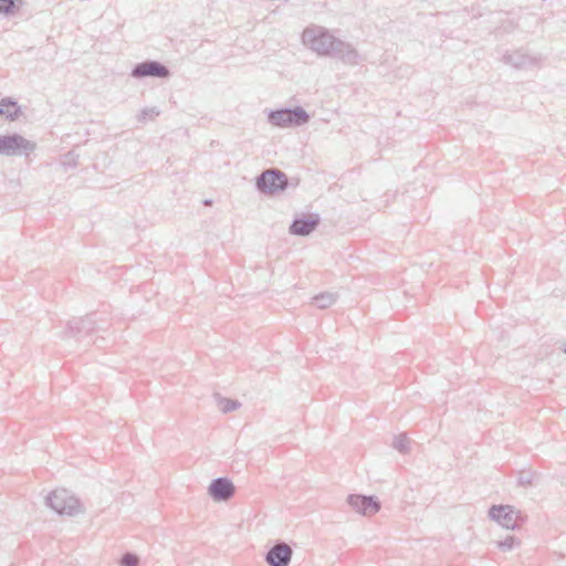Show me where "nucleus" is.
I'll list each match as a JSON object with an SVG mask.
<instances>
[{
    "label": "nucleus",
    "mask_w": 566,
    "mask_h": 566,
    "mask_svg": "<svg viewBox=\"0 0 566 566\" xmlns=\"http://www.w3.org/2000/svg\"><path fill=\"white\" fill-rule=\"evenodd\" d=\"M565 353H566V348H565Z\"/></svg>",
    "instance_id": "393cba45"
},
{
    "label": "nucleus",
    "mask_w": 566,
    "mask_h": 566,
    "mask_svg": "<svg viewBox=\"0 0 566 566\" xmlns=\"http://www.w3.org/2000/svg\"><path fill=\"white\" fill-rule=\"evenodd\" d=\"M159 115V111L156 107H146L142 109L140 114L138 115V120L144 122L147 118H154Z\"/></svg>",
    "instance_id": "4be33fe9"
},
{
    "label": "nucleus",
    "mask_w": 566,
    "mask_h": 566,
    "mask_svg": "<svg viewBox=\"0 0 566 566\" xmlns=\"http://www.w3.org/2000/svg\"><path fill=\"white\" fill-rule=\"evenodd\" d=\"M292 555V547L285 542L277 541L265 554V562L269 566H289Z\"/></svg>",
    "instance_id": "9b49d317"
},
{
    "label": "nucleus",
    "mask_w": 566,
    "mask_h": 566,
    "mask_svg": "<svg viewBox=\"0 0 566 566\" xmlns=\"http://www.w3.org/2000/svg\"><path fill=\"white\" fill-rule=\"evenodd\" d=\"M321 223V218L317 213H302L294 218L289 231L293 235L306 237L311 234Z\"/></svg>",
    "instance_id": "9d476101"
},
{
    "label": "nucleus",
    "mask_w": 566,
    "mask_h": 566,
    "mask_svg": "<svg viewBox=\"0 0 566 566\" xmlns=\"http://www.w3.org/2000/svg\"><path fill=\"white\" fill-rule=\"evenodd\" d=\"M269 124L279 128H294L307 124L310 114L302 107L270 109L266 113Z\"/></svg>",
    "instance_id": "f03ea898"
},
{
    "label": "nucleus",
    "mask_w": 566,
    "mask_h": 566,
    "mask_svg": "<svg viewBox=\"0 0 566 566\" xmlns=\"http://www.w3.org/2000/svg\"><path fill=\"white\" fill-rule=\"evenodd\" d=\"M216 400H217V405H218L219 409L223 413L234 411L241 406V403L238 400L230 399V398H223L220 395H216Z\"/></svg>",
    "instance_id": "f3484780"
},
{
    "label": "nucleus",
    "mask_w": 566,
    "mask_h": 566,
    "mask_svg": "<svg viewBox=\"0 0 566 566\" xmlns=\"http://www.w3.org/2000/svg\"><path fill=\"white\" fill-rule=\"evenodd\" d=\"M520 541L513 536L507 535L504 539L497 541L496 546L502 552H511L514 547L520 545Z\"/></svg>",
    "instance_id": "a211bd4d"
},
{
    "label": "nucleus",
    "mask_w": 566,
    "mask_h": 566,
    "mask_svg": "<svg viewBox=\"0 0 566 566\" xmlns=\"http://www.w3.org/2000/svg\"><path fill=\"white\" fill-rule=\"evenodd\" d=\"M410 440L406 434L395 437L392 447L400 453H407L409 450Z\"/></svg>",
    "instance_id": "6ab92c4d"
},
{
    "label": "nucleus",
    "mask_w": 566,
    "mask_h": 566,
    "mask_svg": "<svg viewBox=\"0 0 566 566\" xmlns=\"http://www.w3.org/2000/svg\"><path fill=\"white\" fill-rule=\"evenodd\" d=\"M0 115L9 120H15L21 115V107L18 102L11 97H4L0 101Z\"/></svg>",
    "instance_id": "2eb2a0df"
},
{
    "label": "nucleus",
    "mask_w": 566,
    "mask_h": 566,
    "mask_svg": "<svg viewBox=\"0 0 566 566\" xmlns=\"http://www.w3.org/2000/svg\"><path fill=\"white\" fill-rule=\"evenodd\" d=\"M45 503L60 515L73 516L80 512L78 500L65 489L52 491L45 497Z\"/></svg>",
    "instance_id": "39448f33"
},
{
    "label": "nucleus",
    "mask_w": 566,
    "mask_h": 566,
    "mask_svg": "<svg viewBox=\"0 0 566 566\" xmlns=\"http://www.w3.org/2000/svg\"><path fill=\"white\" fill-rule=\"evenodd\" d=\"M539 56H532L522 50L506 52L502 56V62L517 70H527L541 65Z\"/></svg>",
    "instance_id": "1a4fd4ad"
},
{
    "label": "nucleus",
    "mask_w": 566,
    "mask_h": 566,
    "mask_svg": "<svg viewBox=\"0 0 566 566\" xmlns=\"http://www.w3.org/2000/svg\"><path fill=\"white\" fill-rule=\"evenodd\" d=\"M335 38L327 29L321 25L307 27L302 33V42L318 55L329 56L333 52Z\"/></svg>",
    "instance_id": "f257e3e1"
},
{
    "label": "nucleus",
    "mask_w": 566,
    "mask_h": 566,
    "mask_svg": "<svg viewBox=\"0 0 566 566\" xmlns=\"http://www.w3.org/2000/svg\"><path fill=\"white\" fill-rule=\"evenodd\" d=\"M490 518L506 530H517L526 521V516L511 505H493L489 510Z\"/></svg>",
    "instance_id": "20e7f679"
},
{
    "label": "nucleus",
    "mask_w": 566,
    "mask_h": 566,
    "mask_svg": "<svg viewBox=\"0 0 566 566\" xmlns=\"http://www.w3.org/2000/svg\"><path fill=\"white\" fill-rule=\"evenodd\" d=\"M534 474L531 472H522L518 476V484L523 486H530L533 483Z\"/></svg>",
    "instance_id": "5701e85b"
},
{
    "label": "nucleus",
    "mask_w": 566,
    "mask_h": 566,
    "mask_svg": "<svg viewBox=\"0 0 566 566\" xmlns=\"http://www.w3.org/2000/svg\"><path fill=\"white\" fill-rule=\"evenodd\" d=\"M205 203H206V205H210V203H211V201H210V200H206V201H205Z\"/></svg>",
    "instance_id": "b1692460"
},
{
    "label": "nucleus",
    "mask_w": 566,
    "mask_h": 566,
    "mask_svg": "<svg viewBox=\"0 0 566 566\" xmlns=\"http://www.w3.org/2000/svg\"><path fill=\"white\" fill-rule=\"evenodd\" d=\"M99 329L92 316L73 318L67 325V337L80 339L83 335H90L92 332Z\"/></svg>",
    "instance_id": "ddd939ff"
},
{
    "label": "nucleus",
    "mask_w": 566,
    "mask_h": 566,
    "mask_svg": "<svg viewBox=\"0 0 566 566\" xmlns=\"http://www.w3.org/2000/svg\"><path fill=\"white\" fill-rule=\"evenodd\" d=\"M255 187L261 193L274 195L289 187V178L282 170L270 168L256 177Z\"/></svg>",
    "instance_id": "7ed1b4c3"
},
{
    "label": "nucleus",
    "mask_w": 566,
    "mask_h": 566,
    "mask_svg": "<svg viewBox=\"0 0 566 566\" xmlns=\"http://www.w3.org/2000/svg\"><path fill=\"white\" fill-rule=\"evenodd\" d=\"M337 300V294L331 292H323L313 297L314 303L318 308L324 310L333 305Z\"/></svg>",
    "instance_id": "dca6fc26"
},
{
    "label": "nucleus",
    "mask_w": 566,
    "mask_h": 566,
    "mask_svg": "<svg viewBox=\"0 0 566 566\" xmlns=\"http://www.w3.org/2000/svg\"><path fill=\"white\" fill-rule=\"evenodd\" d=\"M17 9L14 0H0V14H12Z\"/></svg>",
    "instance_id": "412c9836"
},
{
    "label": "nucleus",
    "mask_w": 566,
    "mask_h": 566,
    "mask_svg": "<svg viewBox=\"0 0 566 566\" xmlns=\"http://www.w3.org/2000/svg\"><path fill=\"white\" fill-rule=\"evenodd\" d=\"M235 493V486L228 478L213 479L208 486V494L216 502L230 500Z\"/></svg>",
    "instance_id": "f8f14e48"
},
{
    "label": "nucleus",
    "mask_w": 566,
    "mask_h": 566,
    "mask_svg": "<svg viewBox=\"0 0 566 566\" xmlns=\"http://www.w3.org/2000/svg\"><path fill=\"white\" fill-rule=\"evenodd\" d=\"M130 76L134 78H168L170 76V71L166 65L158 61L146 60L134 65L130 72Z\"/></svg>",
    "instance_id": "0eeeda50"
},
{
    "label": "nucleus",
    "mask_w": 566,
    "mask_h": 566,
    "mask_svg": "<svg viewBox=\"0 0 566 566\" xmlns=\"http://www.w3.org/2000/svg\"><path fill=\"white\" fill-rule=\"evenodd\" d=\"M329 56L338 59L348 65H356L359 62L358 52L349 43H346L340 39L336 40L333 52Z\"/></svg>",
    "instance_id": "4468645a"
},
{
    "label": "nucleus",
    "mask_w": 566,
    "mask_h": 566,
    "mask_svg": "<svg viewBox=\"0 0 566 566\" xmlns=\"http://www.w3.org/2000/svg\"><path fill=\"white\" fill-rule=\"evenodd\" d=\"M346 502L353 511L364 516H373L381 507L380 501L375 495L350 494Z\"/></svg>",
    "instance_id": "6e6552de"
},
{
    "label": "nucleus",
    "mask_w": 566,
    "mask_h": 566,
    "mask_svg": "<svg viewBox=\"0 0 566 566\" xmlns=\"http://www.w3.org/2000/svg\"><path fill=\"white\" fill-rule=\"evenodd\" d=\"M35 147V143L24 138L18 133L0 135V155L28 156Z\"/></svg>",
    "instance_id": "423d86ee"
},
{
    "label": "nucleus",
    "mask_w": 566,
    "mask_h": 566,
    "mask_svg": "<svg viewBox=\"0 0 566 566\" xmlns=\"http://www.w3.org/2000/svg\"><path fill=\"white\" fill-rule=\"evenodd\" d=\"M120 566H139V557L134 553H126L120 558Z\"/></svg>",
    "instance_id": "aec40b11"
}]
</instances>
